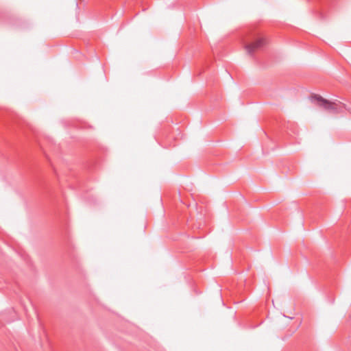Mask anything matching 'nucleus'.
I'll return each instance as SVG.
<instances>
[{
	"instance_id": "f257e3e1",
	"label": "nucleus",
	"mask_w": 351,
	"mask_h": 351,
	"mask_svg": "<svg viewBox=\"0 0 351 351\" xmlns=\"http://www.w3.org/2000/svg\"><path fill=\"white\" fill-rule=\"evenodd\" d=\"M311 99V101L315 103L317 106L332 114L340 113L346 107L345 104L339 101L332 102L318 95H312Z\"/></svg>"
},
{
	"instance_id": "f03ea898",
	"label": "nucleus",
	"mask_w": 351,
	"mask_h": 351,
	"mask_svg": "<svg viewBox=\"0 0 351 351\" xmlns=\"http://www.w3.org/2000/svg\"><path fill=\"white\" fill-rule=\"evenodd\" d=\"M265 43L266 42L265 39L263 38H260L252 43L246 44L245 45V49H246L247 53L249 55L252 56L254 52L263 48Z\"/></svg>"
}]
</instances>
